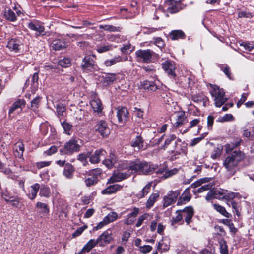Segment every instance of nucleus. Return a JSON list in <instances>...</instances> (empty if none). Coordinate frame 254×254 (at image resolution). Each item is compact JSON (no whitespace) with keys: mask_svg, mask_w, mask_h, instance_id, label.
<instances>
[{"mask_svg":"<svg viewBox=\"0 0 254 254\" xmlns=\"http://www.w3.org/2000/svg\"><path fill=\"white\" fill-rule=\"evenodd\" d=\"M87 228V226L84 225L82 227H79L77 229V230L72 234V236L73 237H75L81 235L82 232Z\"/></svg>","mask_w":254,"mask_h":254,"instance_id":"obj_61","label":"nucleus"},{"mask_svg":"<svg viewBox=\"0 0 254 254\" xmlns=\"http://www.w3.org/2000/svg\"><path fill=\"white\" fill-rule=\"evenodd\" d=\"M123 169L127 170L130 174L132 173H137L141 174V161L136 160L134 162H130L128 165L123 167Z\"/></svg>","mask_w":254,"mask_h":254,"instance_id":"obj_10","label":"nucleus"},{"mask_svg":"<svg viewBox=\"0 0 254 254\" xmlns=\"http://www.w3.org/2000/svg\"><path fill=\"white\" fill-rule=\"evenodd\" d=\"M155 53L150 49L137 50L135 55L138 61H141L145 63H150L152 62V58Z\"/></svg>","mask_w":254,"mask_h":254,"instance_id":"obj_5","label":"nucleus"},{"mask_svg":"<svg viewBox=\"0 0 254 254\" xmlns=\"http://www.w3.org/2000/svg\"><path fill=\"white\" fill-rule=\"evenodd\" d=\"M186 119V117L184 112H178L177 114L176 121L174 124L176 127H178L182 126L184 124Z\"/></svg>","mask_w":254,"mask_h":254,"instance_id":"obj_28","label":"nucleus"},{"mask_svg":"<svg viewBox=\"0 0 254 254\" xmlns=\"http://www.w3.org/2000/svg\"><path fill=\"white\" fill-rule=\"evenodd\" d=\"M149 217V214L148 213H145L143 215L140 216L138 219L137 222L136 224V226L137 227L140 226L142 224L143 221L144 220L148 219Z\"/></svg>","mask_w":254,"mask_h":254,"instance_id":"obj_55","label":"nucleus"},{"mask_svg":"<svg viewBox=\"0 0 254 254\" xmlns=\"http://www.w3.org/2000/svg\"><path fill=\"white\" fill-rule=\"evenodd\" d=\"M0 172H2L8 177L12 178L13 173L11 170L9 168L6 167L5 164L3 163L1 161H0Z\"/></svg>","mask_w":254,"mask_h":254,"instance_id":"obj_35","label":"nucleus"},{"mask_svg":"<svg viewBox=\"0 0 254 254\" xmlns=\"http://www.w3.org/2000/svg\"><path fill=\"white\" fill-rule=\"evenodd\" d=\"M22 105H24V101L23 100H19L15 102L10 108L9 110V114H10L12 113L15 110L18 108H20Z\"/></svg>","mask_w":254,"mask_h":254,"instance_id":"obj_43","label":"nucleus"},{"mask_svg":"<svg viewBox=\"0 0 254 254\" xmlns=\"http://www.w3.org/2000/svg\"><path fill=\"white\" fill-rule=\"evenodd\" d=\"M245 158V155L241 151L232 152L224 159L223 165L228 174L233 176L239 170V164Z\"/></svg>","mask_w":254,"mask_h":254,"instance_id":"obj_1","label":"nucleus"},{"mask_svg":"<svg viewBox=\"0 0 254 254\" xmlns=\"http://www.w3.org/2000/svg\"><path fill=\"white\" fill-rule=\"evenodd\" d=\"M204 136L203 135H201V136L194 138L191 142L190 144V146H194L197 144L199 142H200L204 138Z\"/></svg>","mask_w":254,"mask_h":254,"instance_id":"obj_64","label":"nucleus"},{"mask_svg":"<svg viewBox=\"0 0 254 254\" xmlns=\"http://www.w3.org/2000/svg\"><path fill=\"white\" fill-rule=\"evenodd\" d=\"M131 146L134 148L135 151H138L144 149V140L140 135H137L131 142Z\"/></svg>","mask_w":254,"mask_h":254,"instance_id":"obj_16","label":"nucleus"},{"mask_svg":"<svg viewBox=\"0 0 254 254\" xmlns=\"http://www.w3.org/2000/svg\"><path fill=\"white\" fill-rule=\"evenodd\" d=\"M141 86L144 89H147L153 91H155L158 89V87L155 83L152 81L147 80H145L141 82Z\"/></svg>","mask_w":254,"mask_h":254,"instance_id":"obj_23","label":"nucleus"},{"mask_svg":"<svg viewBox=\"0 0 254 254\" xmlns=\"http://www.w3.org/2000/svg\"><path fill=\"white\" fill-rule=\"evenodd\" d=\"M5 18L10 21H15L17 18L15 13L11 9L6 10L4 13Z\"/></svg>","mask_w":254,"mask_h":254,"instance_id":"obj_40","label":"nucleus"},{"mask_svg":"<svg viewBox=\"0 0 254 254\" xmlns=\"http://www.w3.org/2000/svg\"><path fill=\"white\" fill-rule=\"evenodd\" d=\"M24 151V145L22 142L19 141L16 142L13 147V152L14 156L19 158H22L23 152Z\"/></svg>","mask_w":254,"mask_h":254,"instance_id":"obj_18","label":"nucleus"},{"mask_svg":"<svg viewBox=\"0 0 254 254\" xmlns=\"http://www.w3.org/2000/svg\"><path fill=\"white\" fill-rule=\"evenodd\" d=\"M90 103L94 112L101 113L102 111L103 106L99 99H94L90 101Z\"/></svg>","mask_w":254,"mask_h":254,"instance_id":"obj_21","label":"nucleus"},{"mask_svg":"<svg viewBox=\"0 0 254 254\" xmlns=\"http://www.w3.org/2000/svg\"><path fill=\"white\" fill-rule=\"evenodd\" d=\"M162 67L168 75L173 78L176 76L175 67L170 62L166 61L163 63Z\"/></svg>","mask_w":254,"mask_h":254,"instance_id":"obj_19","label":"nucleus"},{"mask_svg":"<svg viewBox=\"0 0 254 254\" xmlns=\"http://www.w3.org/2000/svg\"><path fill=\"white\" fill-rule=\"evenodd\" d=\"M151 185L152 182H149L142 189L140 192L141 194H139L141 197H143L144 196L147 195L148 193L150 190Z\"/></svg>","mask_w":254,"mask_h":254,"instance_id":"obj_52","label":"nucleus"},{"mask_svg":"<svg viewBox=\"0 0 254 254\" xmlns=\"http://www.w3.org/2000/svg\"><path fill=\"white\" fill-rule=\"evenodd\" d=\"M182 211L181 210H177L176 211V213L177 214V215L172 220L171 224L174 225L175 224H176L177 223L180 222L183 219V214H182Z\"/></svg>","mask_w":254,"mask_h":254,"instance_id":"obj_54","label":"nucleus"},{"mask_svg":"<svg viewBox=\"0 0 254 254\" xmlns=\"http://www.w3.org/2000/svg\"><path fill=\"white\" fill-rule=\"evenodd\" d=\"M159 197V194L158 193H153L152 194L148 199L147 201L146 202V207L147 208H150L151 207L155 201L156 200V199Z\"/></svg>","mask_w":254,"mask_h":254,"instance_id":"obj_44","label":"nucleus"},{"mask_svg":"<svg viewBox=\"0 0 254 254\" xmlns=\"http://www.w3.org/2000/svg\"><path fill=\"white\" fill-rule=\"evenodd\" d=\"M99 28L100 29H103L105 31H109V32H116V31H120L121 30V28L120 27H116L113 25H100L99 26Z\"/></svg>","mask_w":254,"mask_h":254,"instance_id":"obj_38","label":"nucleus"},{"mask_svg":"<svg viewBox=\"0 0 254 254\" xmlns=\"http://www.w3.org/2000/svg\"><path fill=\"white\" fill-rule=\"evenodd\" d=\"M169 36L173 40H178L179 39H184L186 36L184 32L181 30L172 31L170 33Z\"/></svg>","mask_w":254,"mask_h":254,"instance_id":"obj_25","label":"nucleus"},{"mask_svg":"<svg viewBox=\"0 0 254 254\" xmlns=\"http://www.w3.org/2000/svg\"><path fill=\"white\" fill-rule=\"evenodd\" d=\"M104 218L106 221L109 224L117 220L118 218V214L116 212H111Z\"/></svg>","mask_w":254,"mask_h":254,"instance_id":"obj_42","label":"nucleus"},{"mask_svg":"<svg viewBox=\"0 0 254 254\" xmlns=\"http://www.w3.org/2000/svg\"><path fill=\"white\" fill-rule=\"evenodd\" d=\"M213 207L215 209V210H216V211L220 213L221 215H223L224 216L227 218H229L230 217V214L227 212V211L226 210L225 208L224 207L217 204H214L213 205Z\"/></svg>","mask_w":254,"mask_h":254,"instance_id":"obj_33","label":"nucleus"},{"mask_svg":"<svg viewBox=\"0 0 254 254\" xmlns=\"http://www.w3.org/2000/svg\"><path fill=\"white\" fill-rule=\"evenodd\" d=\"M80 148V146L78 144L77 140L72 139L66 142L64 148L60 149V152L61 154H70L74 152L79 151Z\"/></svg>","mask_w":254,"mask_h":254,"instance_id":"obj_4","label":"nucleus"},{"mask_svg":"<svg viewBox=\"0 0 254 254\" xmlns=\"http://www.w3.org/2000/svg\"><path fill=\"white\" fill-rule=\"evenodd\" d=\"M112 235L108 230L104 231L97 239L98 245L104 247L110 243L113 240Z\"/></svg>","mask_w":254,"mask_h":254,"instance_id":"obj_9","label":"nucleus"},{"mask_svg":"<svg viewBox=\"0 0 254 254\" xmlns=\"http://www.w3.org/2000/svg\"><path fill=\"white\" fill-rule=\"evenodd\" d=\"M167 13L174 14L183 8V4L179 0H167L165 3Z\"/></svg>","mask_w":254,"mask_h":254,"instance_id":"obj_6","label":"nucleus"},{"mask_svg":"<svg viewBox=\"0 0 254 254\" xmlns=\"http://www.w3.org/2000/svg\"><path fill=\"white\" fill-rule=\"evenodd\" d=\"M94 55H86L82 59L80 64L81 68L84 70H90L94 68L95 62Z\"/></svg>","mask_w":254,"mask_h":254,"instance_id":"obj_7","label":"nucleus"},{"mask_svg":"<svg viewBox=\"0 0 254 254\" xmlns=\"http://www.w3.org/2000/svg\"><path fill=\"white\" fill-rule=\"evenodd\" d=\"M97 180L95 177L92 176L90 178H88L85 180V183L87 186H90L91 185L96 184Z\"/></svg>","mask_w":254,"mask_h":254,"instance_id":"obj_56","label":"nucleus"},{"mask_svg":"<svg viewBox=\"0 0 254 254\" xmlns=\"http://www.w3.org/2000/svg\"><path fill=\"white\" fill-rule=\"evenodd\" d=\"M106 154V152L103 149L96 150L92 155L90 153V161L93 164L98 163L105 158Z\"/></svg>","mask_w":254,"mask_h":254,"instance_id":"obj_11","label":"nucleus"},{"mask_svg":"<svg viewBox=\"0 0 254 254\" xmlns=\"http://www.w3.org/2000/svg\"><path fill=\"white\" fill-rule=\"evenodd\" d=\"M179 195V192L177 191L170 192L168 195L164 198L163 206L164 207H166L170 205L173 203H174Z\"/></svg>","mask_w":254,"mask_h":254,"instance_id":"obj_14","label":"nucleus"},{"mask_svg":"<svg viewBox=\"0 0 254 254\" xmlns=\"http://www.w3.org/2000/svg\"><path fill=\"white\" fill-rule=\"evenodd\" d=\"M102 172V171L101 169L96 168L90 171V175L95 177L97 179V176L100 175Z\"/></svg>","mask_w":254,"mask_h":254,"instance_id":"obj_62","label":"nucleus"},{"mask_svg":"<svg viewBox=\"0 0 254 254\" xmlns=\"http://www.w3.org/2000/svg\"><path fill=\"white\" fill-rule=\"evenodd\" d=\"M74 169L73 166L70 163H66L64 170L63 172L64 175L67 178H70L73 176Z\"/></svg>","mask_w":254,"mask_h":254,"instance_id":"obj_31","label":"nucleus"},{"mask_svg":"<svg viewBox=\"0 0 254 254\" xmlns=\"http://www.w3.org/2000/svg\"><path fill=\"white\" fill-rule=\"evenodd\" d=\"M176 136L174 134H172L167 138L165 141L164 145L162 148L165 150L167 147L170 144L171 142L174 140L176 139Z\"/></svg>","mask_w":254,"mask_h":254,"instance_id":"obj_59","label":"nucleus"},{"mask_svg":"<svg viewBox=\"0 0 254 254\" xmlns=\"http://www.w3.org/2000/svg\"><path fill=\"white\" fill-rule=\"evenodd\" d=\"M61 124L63 129H64V133L68 135H71L72 125L66 121L62 122Z\"/></svg>","mask_w":254,"mask_h":254,"instance_id":"obj_41","label":"nucleus"},{"mask_svg":"<svg viewBox=\"0 0 254 254\" xmlns=\"http://www.w3.org/2000/svg\"><path fill=\"white\" fill-rule=\"evenodd\" d=\"M40 192L39 195L41 197H44L45 198H49L50 196V189L47 186L42 184L41 186H40Z\"/></svg>","mask_w":254,"mask_h":254,"instance_id":"obj_30","label":"nucleus"},{"mask_svg":"<svg viewBox=\"0 0 254 254\" xmlns=\"http://www.w3.org/2000/svg\"><path fill=\"white\" fill-rule=\"evenodd\" d=\"M178 170L176 168H174L171 170H168L166 168V172L164 174V178L165 179L169 177H171L172 175L176 174Z\"/></svg>","mask_w":254,"mask_h":254,"instance_id":"obj_57","label":"nucleus"},{"mask_svg":"<svg viewBox=\"0 0 254 254\" xmlns=\"http://www.w3.org/2000/svg\"><path fill=\"white\" fill-rule=\"evenodd\" d=\"M65 111V106L59 103L56 106V112L58 116H63L64 113Z\"/></svg>","mask_w":254,"mask_h":254,"instance_id":"obj_48","label":"nucleus"},{"mask_svg":"<svg viewBox=\"0 0 254 254\" xmlns=\"http://www.w3.org/2000/svg\"><path fill=\"white\" fill-rule=\"evenodd\" d=\"M112 45H102L98 47L97 48V51L98 52L102 53L112 50Z\"/></svg>","mask_w":254,"mask_h":254,"instance_id":"obj_51","label":"nucleus"},{"mask_svg":"<svg viewBox=\"0 0 254 254\" xmlns=\"http://www.w3.org/2000/svg\"><path fill=\"white\" fill-rule=\"evenodd\" d=\"M235 197L234 193L229 192L227 190L219 189L215 190H210L207 193L205 198L209 200L211 198L219 200H229Z\"/></svg>","mask_w":254,"mask_h":254,"instance_id":"obj_2","label":"nucleus"},{"mask_svg":"<svg viewBox=\"0 0 254 254\" xmlns=\"http://www.w3.org/2000/svg\"><path fill=\"white\" fill-rule=\"evenodd\" d=\"M154 170V166H151L149 164L146 162H141V174H150Z\"/></svg>","mask_w":254,"mask_h":254,"instance_id":"obj_27","label":"nucleus"},{"mask_svg":"<svg viewBox=\"0 0 254 254\" xmlns=\"http://www.w3.org/2000/svg\"><path fill=\"white\" fill-rule=\"evenodd\" d=\"M128 112L127 108L122 107L118 109L117 116L119 123H123L126 122L128 119Z\"/></svg>","mask_w":254,"mask_h":254,"instance_id":"obj_20","label":"nucleus"},{"mask_svg":"<svg viewBox=\"0 0 254 254\" xmlns=\"http://www.w3.org/2000/svg\"><path fill=\"white\" fill-rule=\"evenodd\" d=\"M213 186L214 184L211 183L204 185L197 189V192L198 193H201L204 191L211 189L213 187Z\"/></svg>","mask_w":254,"mask_h":254,"instance_id":"obj_53","label":"nucleus"},{"mask_svg":"<svg viewBox=\"0 0 254 254\" xmlns=\"http://www.w3.org/2000/svg\"><path fill=\"white\" fill-rule=\"evenodd\" d=\"M38 79H39L38 73L36 72V73H34V74L33 75L32 77V85L33 87L37 86V85L38 84Z\"/></svg>","mask_w":254,"mask_h":254,"instance_id":"obj_63","label":"nucleus"},{"mask_svg":"<svg viewBox=\"0 0 254 254\" xmlns=\"http://www.w3.org/2000/svg\"><path fill=\"white\" fill-rule=\"evenodd\" d=\"M220 243V250L221 254H228V247L224 240H221Z\"/></svg>","mask_w":254,"mask_h":254,"instance_id":"obj_49","label":"nucleus"},{"mask_svg":"<svg viewBox=\"0 0 254 254\" xmlns=\"http://www.w3.org/2000/svg\"><path fill=\"white\" fill-rule=\"evenodd\" d=\"M7 46L10 49L17 52L19 49V41L16 39H11L8 42Z\"/></svg>","mask_w":254,"mask_h":254,"instance_id":"obj_32","label":"nucleus"},{"mask_svg":"<svg viewBox=\"0 0 254 254\" xmlns=\"http://www.w3.org/2000/svg\"><path fill=\"white\" fill-rule=\"evenodd\" d=\"M238 17L239 18H251L253 17L251 13L246 11H241L238 12Z\"/></svg>","mask_w":254,"mask_h":254,"instance_id":"obj_58","label":"nucleus"},{"mask_svg":"<svg viewBox=\"0 0 254 254\" xmlns=\"http://www.w3.org/2000/svg\"><path fill=\"white\" fill-rule=\"evenodd\" d=\"M85 111L80 109H77L74 113L75 118L76 120L77 124H76V126L82 125L83 123L82 121L84 116Z\"/></svg>","mask_w":254,"mask_h":254,"instance_id":"obj_29","label":"nucleus"},{"mask_svg":"<svg viewBox=\"0 0 254 254\" xmlns=\"http://www.w3.org/2000/svg\"><path fill=\"white\" fill-rule=\"evenodd\" d=\"M30 192L27 195L28 198L33 200H34L37 194V193L40 189V185L38 183H35L34 185L31 186Z\"/></svg>","mask_w":254,"mask_h":254,"instance_id":"obj_24","label":"nucleus"},{"mask_svg":"<svg viewBox=\"0 0 254 254\" xmlns=\"http://www.w3.org/2000/svg\"><path fill=\"white\" fill-rule=\"evenodd\" d=\"M58 64L61 66L66 68L71 65V62L69 58H65L59 60Z\"/></svg>","mask_w":254,"mask_h":254,"instance_id":"obj_46","label":"nucleus"},{"mask_svg":"<svg viewBox=\"0 0 254 254\" xmlns=\"http://www.w3.org/2000/svg\"><path fill=\"white\" fill-rule=\"evenodd\" d=\"M211 179V178H207V177L201 179L197 181L196 182L193 183L191 185V186L192 188H197L198 186H200L202 183L209 182Z\"/></svg>","mask_w":254,"mask_h":254,"instance_id":"obj_47","label":"nucleus"},{"mask_svg":"<svg viewBox=\"0 0 254 254\" xmlns=\"http://www.w3.org/2000/svg\"><path fill=\"white\" fill-rule=\"evenodd\" d=\"M41 99V98L40 96H37L35 98H34L31 101V109H32L33 110H35V109L38 108L40 103Z\"/></svg>","mask_w":254,"mask_h":254,"instance_id":"obj_45","label":"nucleus"},{"mask_svg":"<svg viewBox=\"0 0 254 254\" xmlns=\"http://www.w3.org/2000/svg\"><path fill=\"white\" fill-rule=\"evenodd\" d=\"M36 207L40 210V212L42 213L48 214L49 212L48 205L45 203L38 202L36 203Z\"/></svg>","mask_w":254,"mask_h":254,"instance_id":"obj_37","label":"nucleus"},{"mask_svg":"<svg viewBox=\"0 0 254 254\" xmlns=\"http://www.w3.org/2000/svg\"><path fill=\"white\" fill-rule=\"evenodd\" d=\"M51 43V46L54 50H60L66 47V43L63 39H56L55 40L49 39Z\"/></svg>","mask_w":254,"mask_h":254,"instance_id":"obj_12","label":"nucleus"},{"mask_svg":"<svg viewBox=\"0 0 254 254\" xmlns=\"http://www.w3.org/2000/svg\"><path fill=\"white\" fill-rule=\"evenodd\" d=\"M95 130L99 132L103 137H107L110 133V129L104 120L98 122L95 126Z\"/></svg>","mask_w":254,"mask_h":254,"instance_id":"obj_8","label":"nucleus"},{"mask_svg":"<svg viewBox=\"0 0 254 254\" xmlns=\"http://www.w3.org/2000/svg\"><path fill=\"white\" fill-rule=\"evenodd\" d=\"M98 245L97 240L90 239L83 247V250L86 252H89L93 248Z\"/></svg>","mask_w":254,"mask_h":254,"instance_id":"obj_36","label":"nucleus"},{"mask_svg":"<svg viewBox=\"0 0 254 254\" xmlns=\"http://www.w3.org/2000/svg\"><path fill=\"white\" fill-rule=\"evenodd\" d=\"M242 140L241 139H237L234 142H231L229 144H227L225 145L226 152L228 153L231 151L233 149L236 148L240 145Z\"/></svg>","mask_w":254,"mask_h":254,"instance_id":"obj_34","label":"nucleus"},{"mask_svg":"<svg viewBox=\"0 0 254 254\" xmlns=\"http://www.w3.org/2000/svg\"><path fill=\"white\" fill-rule=\"evenodd\" d=\"M116 79V74L114 73H109L102 77L103 84L108 85L113 83Z\"/></svg>","mask_w":254,"mask_h":254,"instance_id":"obj_26","label":"nucleus"},{"mask_svg":"<svg viewBox=\"0 0 254 254\" xmlns=\"http://www.w3.org/2000/svg\"><path fill=\"white\" fill-rule=\"evenodd\" d=\"M152 249V247L149 245H144L140 246L139 251L143 254H146L150 252Z\"/></svg>","mask_w":254,"mask_h":254,"instance_id":"obj_60","label":"nucleus"},{"mask_svg":"<svg viewBox=\"0 0 254 254\" xmlns=\"http://www.w3.org/2000/svg\"><path fill=\"white\" fill-rule=\"evenodd\" d=\"M28 27L31 30L36 31L37 36L43 35L42 33L44 31V27L39 22L31 21L28 23Z\"/></svg>","mask_w":254,"mask_h":254,"instance_id":"obj_15","label":"nucleus"},{"mask_svg":"<svg viewBox=\"0 0 254 254\" xmlns=\"http://www.w3.org/2000/svg\"><path fill=\"white\" fill-rule=\"evenodd\" d=\"M122 61V58L120 56H118L114 58L113 59L110 60H107L105 61L104 64L105 65L108 67L111 66L117 63Z\"/></svg>","mask_w":254,"mask_h":254,"instance_id":"obj_39","label":"nucleus"},{"mask_svg":"<svg viewBox=\"0 0 254 254\" xmlns=\"http://www.w3.org/2000/svg\"><path fill=\"white\" fill-rule=\"evenodd\" d=\"M130 176L129 173L127 172H117L110 177L109 182L113 183L115 182H120L124 179L127 178Z\"/></svg>","mask_w":254,"mask_h":254,"instance_id":"obj_17","label":"nucleus"},{"mask_svg":"<svg viewBox=\"0 0 254 254\" xmlns=\"http://www.w3.org/2000/svg\"><path fill=\"white\" fill-rule=\"evenodd\" d=\"M122 187L119 184H114L109 186L106 189L102 191L103 194H110L116 192L118 190L121 189Z\"/></svg>","mask_w":254,"mask_h":254,"instance_id":"obj_22","label":"nucleus"},{"mask_svg":"<svg viewBox=\"0 0 254 254\" xmlns=\"http://www.w3.org/2000/svg\"><path fill=\"white\" fill-rule=\"evenodd\" d=\"M89 152H88L87 154L81 153L78 155L77 159L82 162L84 165H86L87 163V159L89 157Z\"/></svg>","mask_w":254,"mask_h":254,"instance_id":"obj_50","label":"nucleus"},{"mask_svg":"<svg viewBox=\"0 0 254 254\" xmlns=\"http://www.w3.org/2000/svg\"><path fill=\"white\" fill-rule=\"evenodd\" d=\"M183 217L185 218V220L187 224H190L191 221V219L194 215V210L192 207H186L181 210Z\"/></svg>","mask_w":254,"mask_h":254,"instance_id":"obj_13","label":"nucleus"},{"mask_svg":"<svg viewBox=\"0 0 254 254\" xmlns=\"http://www.w3.org/2000/svg\"><path fill=\"white\" fill-rule=\"evenodd\" d=\"M211 90L210 93L214 97V103L216 107H220L227 100L225 97V92L223 89H220L216 85H210Z\"/></svg>","mask_w":254,"mask_h":254,"instance_id":"obj_3","label":"nucleus"}]
</instances>
